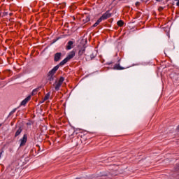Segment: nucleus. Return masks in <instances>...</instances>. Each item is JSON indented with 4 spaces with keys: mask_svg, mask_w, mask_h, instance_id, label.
<instances>
[{
    "mask_svg": "<svg viewBox=\"0 0 179 179\" xmlns=\"http://www.w3.org/2000/svg\"><path fill=\"white\" fill-rule=\"evenodd\" d=\"M113 69H116L117 71H121V70L124 69V68L121 67V66L120 64H117L113 67Z\"/></svg>",
    "mask_w": 179,
    "mask_h": 179,
    "instance_id": "obj_9",
    "label": "nucleus"
},
{
    "mask_svg": "<svg viewBox=\"0 0 179 179\" xmlns=\"http://www.w3.org/2000/svg\"><path fill=\"white\" fill-rule=\"evenodd\" d=\"M101 22V19L99 18L97 20V22L94 24L93 27H96V26H99Z\"/></svg>",
    "mask_w": 179,
    "mask_h": 179,
    "instance_id": "obj_12",
    "label": "nucleus"
},
{
    "mask_svg": "<svg viewBox=\"0 0 179 179\" xmlns=\"http://www.w3.org/2000/svg\"><path fill=\"white\" fill-rule=\"evenodd\" d=\"M22 133V129H19L16 133H15V136H19V135H20V134Z\"/></svg>",
    "mask_w": 179,
    "mask_h": 179,
    "instance_id": "obj_14",
    "label": "nucleus"
},
{
    "mask_svg": "<svg viewBox=\"0 0 179 179\" xmlns=\"http://www.w3.org/2000/svg\"><path fill=\"white\" fill-rule=\"evenodd\" d=\"M80 50L78 52L79 55H83L85 52V49L86 48V46L83 45V46H79Z\"/></svg>",
    "mask_w": 179,
    "mask_h": 179,
    "instance_id": "obj_5",
    "label": "nucleus"
},
{
    "mask_svg": "<svg viewBox=\"0 0 179 179\" xmlns=\"http://www.w3.org/2000/svg\"><path fill=\"white\" fill-rule=\"evenodd\" d=\"M59 69V66L57 65L56 66H55L51 71H49V73H48V76L49 78H52V76H54V75H55V72H57V71H58V69Z\"/></svg>",
    "mask_w": 179,
    "mask_h": 179,
    "instance_id": "obj_2",
    "label": "nucleus"
},
{
    "mask_svg": "<svg viewBox=\"0 0 179 179\" xmlns=\"http://www.w3.org/2000/svg\"><path fill=\"white\" fill-rule=\"evenodd\" d=\"M26 142H27V136H26V135H24L22 139H21L20 146H23V145H24Z\"/></svg>",
    "mask_w": 179,
    "mask_h": 179,
    "instance_id": "obj_7",
    "label": "nucleus"
},
{
    "mask_svg": "<svg viewBox=\"0 0 179 179\" xmlns=\"http://www.w3.org/2000/svg\"><path fill=\"white\" fill-rule=\"evenodd\" d=\"M48 99H50V94H47L44 98V100H48Z\"/></svg>",
    "mask_w": 179,
    "mask_h": 179,
    "instance_id": "obj_16",
    "label": "nucleus"
},
{
    "mask_svg": "<svg viewBox=\"0 0 179 179\" xmlns=\"http://www.w3.org/2000/svg\"><path fill=\"white\" fill-rule=\"evenodd\" d=\"M177 3H176V5H177V6H179V0H177Z\"/></svg>",
    "mask_w": 179,
    "mask_h": 179,
    "instance_id": "obj_17",
    "label": "nucleus"
},
{
    "mask_svg": "<svg viewBox=\"0 0 179 179\" xmlns=\"http://www.w3.org/2000/svg\"><path fill=\"white\" fill-rule=\"evenodd\" d=\"M61 59V53H56L55 55V61L58 62Z\"/></svg>",
    "mask_w": 179,
    "mask_h": 179,
    "instance_id": "obj_8",
    "label": "nucleus"
},
{
    "mask_svg": "<svg viewBox=\"0 0 179 179\" xmlns=\"http://www.w3.org/2000/svg\"><path fill=\"white\" fill-rule=\"evenodd\" d=\"M64 78L62 77L59 78V80L57 81V83H56V86H55V90H59V87H61V85H62V83H64Z\"/></svg>",
    "mask_w": 179,
    "mask_h": 179,
    "instance_id": "obj_3",
    "label": "nucleus"
},
{
    "mask_svg": "<svg viewBox=\"0 0 179 179\" xmlns=\"http://www.w3.org/2000/svg\"><path fill=\"white\" fill-rule=\"evenodd\" d=\"M80 132H82V129H76L74 130V133H75L76 135H78V134H80Z\"/></svg>",
    "mask_w": 179,
    "mask_h": 179,
    "instance_id": "obj_13",
    "label": "nucleus"
},
{
    "mask_svg": "<svg viewBox=\"0 0 179 179\" xmlns=\"http://www.w3.org/2000/svg\"><path fill=\"white\" fill-rule=\"evenodd\" d=\"M0 127H1V124H0Z\"/></svg>",
    "mask_w": 179,
    "mask_h": 179,
    "instance_id": "obj_20",
    "label": "nucleus"
},
{
    "mask_svg": "<svg viewBox=\"0 0 179 179\" xmlns=\"http://www.w3.org/2000/svg\"><path fill=\"white\" fill-rule=\"evenodd\" d=\"M124 25V22H122V21H118L117 22V26H123Z\"/></svg>",
    "mask_w": 179,
    "mask_h": 179,
    "instance_id": "obj_15",
    "label": "nucleus"
},
{
    "mask_svg": "<svg viewBox=\"0 0 179 179\" xmlns=\"http://www.w3.org/2000/svg\"><path fill=\"white\" fill-rule=\"evenodd\" d=\"M157 1H158V2H160V1H162V0H157Z\"/></svg>",
    "mask_w": 179,
    "mask_h": 179,
    "instance_id": "obj_18",
    "label": "nucleus"
},
{
    "mask_svg": "<svg viewBox=\"0 0 179 179\" xmlns=\"http://www.w3.org/2000/svg\"><path fill=\"white\" fill-rule=\"evenodd\" d=\"M30 99H31V96H29L27 98H25L21 103L22 106H26L27 103V101H30Z\"/></svg>",
    "mask_w": 179,
    "mask_h": 179,
    "instance_id": "obj_6",
    "label": "nucleus"
},
{
    "mask_svg": "<svg viewBox=\"0 0 179 179\" xmlns=\"http://www.w3.org/2000/svg\"><path fill=\"white\" fill-rule=\"evenodd\" d=\"M83 22H84V23H87V22H90V17H89V16H87V17H84V18H83Z\"/></svg>",
    "mask_w": 179,
    "mask_h": 179,
    "instance_id": "obj_11",
    "label": "nucleus"
},
{
    "mask_svg": "<svg viewBox=\"0 0 179 179\" xmlns=\"http://www.w3.org/2000/svg\"><path fill=\"white\" fill-rule=\"evenodd\" d=\"M72 45H73V42L69 41L66 48L68 50H71L72 48Z\"/></svg>",
    "mask_w": 179,
    "mask_h": 179,
    "instance_id": "obj_10",
    "label": "nucleus"
},
{
    "mask_svg": "<svg viewBox=\"0 0 179 179\" xmlns=\"http://www.w3.org/2000/svg\"><path fill=\"white\" fill-rule=\"evenodd\" d=\"M138 4H139V3H136V5H138Z\"/></svg>",
    "mask_w": 179,
    "mask_h": 179,
    "instance_id": "obj_19",
    "label": "nucleus"
},
{
    "mask_svg": "<svg viewBox=\"0 0 179 179\" xmlns=\"http://www.w3.org/2000/svg\"><path fill=\"white\" fill-rule=\"evenodd\" d=\"M73 57H75V52H71L68 56L59 63V65L62 66V65H65V64H66V62H68V61H69L70 59H72V58H73Z\"/></svg>",
    "mask_w": 179,
    "mask_h": 179,
    "instance_id": "obj_1",
    "label": "nucleus"
},
{
    "mask_svg": "<svg viewBox=\"0 0 179 179\" xmlns=\"http://www.w3.org/2000/svg\"><path fill=\"white\" fill-rule=\"evenodd\" d=\"M108 17H111V14L106 12L99 19H101V20H106V19H108Z\"/></svg>",
    "mask_w": 179,
    "mask_h": 179,
    "instance_id": "obj_4",
    "label": "nucleus"
}]
</instances>
